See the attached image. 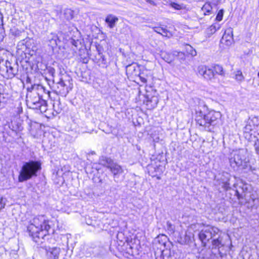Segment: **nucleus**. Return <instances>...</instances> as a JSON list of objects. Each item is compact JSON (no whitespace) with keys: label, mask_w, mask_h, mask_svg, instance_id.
<instances>
[{"label":"nucleus","mask_w":259,"mask_h":259,"mask_svg":"<svg viewBox=\"0 0 259 259\" xmlns=\"http://www.w3.org/2000/svg\"><path fill=\"white\" fill-rule=\"evenodd\" d=\"M31 107L35 109H39L41 110V107L43 103H44V101L41 100L39 97L36 96L31 97L28 100Z\"/></svg>","instance_id":"6e6552de"},{"label":"nucleus","mask_w":259,"mask_h":259,"mask_svg":"<svg viewBox=\"0 0 259 259\" xmlns=\"http://www.w3.org/2000/svg\"><path fill=\"white\" fill-rule=\"evenodd\" d=\"M242 189L243 191H246L247 190V186L246 184H243L242 187Z\"/></svg>","instance_id":"7c9ffc66"},{"label":"nucleus","mask_w":259,"mask_h":259,"mask_svg":"<svg viewBox=\"0 0 259 259\" xmlns=\"http://www.w3.org/2000/svg\"><path fill=\"white\" fill-rule=\"evenodd\" d=\"M118 21V18L116 16L112 14L108 15L105 19L106 23L110 28H112L115 27V24Z\"/></svg>","instance_id":"f8f14e48"},{"label":"nucleus","mask_w":259,"mask_h":259,"mask_svg":"<svg viewBox=\"0 0 259 259\" xmlns=\"http://www.w3.org/2000/svg\"><path fill=\"white\" fill-rule=\"evenodd\" d=\"M235 78L237 81H242L244 79V77L241 70H239L235 71Z\"/></svg>","instance_id":"aec40b11"},{"label":"nucleus","mask_w":259,"mask_h":259,"mask_svg":"<svg viewBox=\"0 0 259 259\" xmlns=\"http://www.w3.org/2000/svg\"><path fill=\"white\" fill-rule=\"evenodd\" d=\"M220 232L218 228L207 226L204 228L199 234V238L201 241L204 246H206V243Z\"/></svg>","instance_id":"20e7f679"},{"label":"nucleus","mask_w":259,"mask_h":259,"mask_svg":"<svg viewBox=\"0 0 259 259\" xmlns=\"http://www.w3.org/2000/svg\"><path fill=\"white\" fill-rule=\"evenodd\" d=\"M155 32L162 35L163 36L170 37L172 36V33L163 27H155L153 28Z\"/></svg>","instance_id":"ddd939ff"},{"label":"nucleus","mask_w":259,"mask_h":259,"mask_svg":"<svg viewBox=\"0 0 259 259\" xmlns=\"http://www.w3.org/2000/svg\"><path fill=\"white\" fill-rule=\"evenodd\" d=\"M240 152H234V153H232L231 155H233L234 156V159L232 160V158L230 159V162H239V161H242V159L240 158L239 153Z\"/></svg>","instance_id":"412c9836"},{"label":"nucleus","mask_w":259,"mask_h":259,"mask_svg":"<svg viewBox=\"0 0 259 259\" xmlns=\"http://www.w3.org/2000/svg\"><path fill=\"white\" fill-rule=\"evenodd\" d=\"M257 76H258V78H259V72H258V73H257Z\"/></svg>","instance_id":"c9c22d12"},{"label":"nucleus","mask_w":259,"mask_h":259,"mask_svg":"<svg viewBox=\"0 0 259 259\" xmlns=\"http://www.w3.org/2000/svg\"><path fill=\"white\" fill-rule=\"evenodd\" d=\"M49 72L50 74H51L52 76H54L55 72V70L54 68H52L49 70Z\"/></svg>","instance_id":"c756f323"},{"label":"nucleus","mask_w":259,"mask_h":259,"mask_svg":"<svg viewBox=\"0 0 259 259\" xmlns=\"http://www.w3.org/2000/svg\"><path fill=\"white\" fill-rule=\"evenodd\" d=\"M223 17V11L222 10H220L217 15L216 19L220 21L222 20Z\"/></svg>","instance_id":"bb28decb"},{"label":"nucleus","mask_w":259,"mask_h":259,"mask_svg":"<svg viewBox=\"0 0 259 259\" xmlns=\"http://www.w3.org/2000/svg\"><path fill=\"white\" fill-rule=\"evenodd\" d=\"M48 45L52 49L56 47L58 45L60 41L58 36L55 33H51L48 36Z\"/></svg>","instance_id":"9b49d317"},{"label":"nucleus","mask_w":259,"mask_h":259,"mask_svg":"<svg viewBox=\"0 0 259 259\" xmlns=\"http://www.w3.org/2000/svg\"><path fill=\"white\" fill-rule=\"evenodd\" d=\"M166 61L168 62V63H169V61H168V60H166Z\"/></svg>","instance_id":"ea45409f"},{"label":"nucleus","mask_w":259,"mask_h":259,"mask_svg":"<svg viewBox=\"0 0 259 259\" xmlns=\"http://www.w3.org/2000/svg\"><path fill=\"white\" fill-rule=\"evenodd\" d=\"M166 61L168 62V63H169V61H168V60H166Z\"/></svg>","instance_id":"a19ab883"},{"label":"nucleus","mask_w":259,"mask_h":259,"mask_svg":"<svg viewBox=\"0 0 259 259\" xmlns=\"http://www.w3.org/2000/svg\"><path fill=\"white\" fill-rule=\"evenodd\" d=\"M58 84L59 90L58 92L62 96L65 97L72 88L70 86L71 83L69 79L64 80L61 78L58 82Z\"/></svg>","instance_id":"423d86ee"},{"label":"nucleus","mask_w":259,"mask_h":259,"mask_svg":"<svg viewBox=\"0 0 259 259\" xmlns=\"http://www.w3.org/2000/svg\"><path fill=\"white\" fill-rule=\"evenodd\" d=\"M171 7L174 8L176 10H181L184 8V6L182 5H180L176 3H172L170 4Z\"/></svg>","instance_id":"393cba45"},{"label":"nucleus","mask_w":259,"mask_h":259,"mask_svg":"<svg viewBox=\"0 0 259 259\" xmlns=\"http://www.w3.org/2000/svg\"><path fill=\"white\" fill-rule=\"evenodd\" d=\"M212 10V6L209 3H205L201 9L204 15H209Z\"/></svg>","instance_id":"f3484780"},{"label":"nucleus","mask_w":259,"mask_h":259,"mask_svg":"<svg viewBox=\"0 0 259 259\" xmlns=\"http://www.w3.org/2000/svg\"><path fill=\"white\" fill-rule=\"evenodd\" d=\"M180 54H182V55L183 54H182V52H179V53H178V55H179Z\"/></svg>","instance_id":"f704fd0d"},{"label":"nucleus","mask_w":259,"mask_h":259,"mask_svg":"<svg viewBox=\"0 0 259 259\" xmlns=\"http://www.w3.org/2000/svg\"><path fill=\"white\" fill-rule=\"evenodd\" d=\"M6 199L0 196V210L5 207Z\"/></svg>","instance_id":"a878e982"},{"label":"nucleus","mask_w":259,"mask_h":259,"mask_svg":"<svg viewBox=\"0 0 259 259\" xmlns=\"http://www.w3.org/2000/svg\"><path fill=\"white\" fill-rule=\"evenodd\" d=\"M60 252V249L58 247L49 248L47 251L48 255L50 259H58Z\"/></svg>","instance_id":"4468645a"},{"label":"nucleus","mask_w":259,"mask_h":259,"mask_svg":"<svg viewBox=\"0 0 259 259\" xmlns=\"http://www.w3.org/2000/svg\"><path fill=\"white\" fill-rule=\"evenodd\" d=\"M29 162H34V161H30Z\"/></svg>","instance_id":"58836bf2"},{"label":"nucleus","mask_w":259,"mask_h":259,"mask_svg":"<svg viewBox=\"0 0 259 259\" xmlns=\"http://www.w3.org/2000/svg\"><path fill=\"white\" fill-rule=\"evenodd\" d=\"M88 164L87 165L85 166H84V168L85 169V171H87V168H88L87 167H88Z\"/></svg>","instance_id":"72a5a7b5"},{"label":"nucleus","mask_w":259,"mask_h":259,"mask_svg":"<svg viewBox=\"0 0 259 259\" xmlns=\"http://www.w3.org/2000/svg\"><path fill=\"white\" fill-rule=\"evenodd\" d=\"M236 193L238 198L240 199L241 198V195L239 194V192L236 191Z\"/></svg>","instance_id":"473e14b6"},{"label":"nucleus","mask_w":259,"mask_h":259,"mask_svg":"<svg viewBox=\"0 0 259 259\" xmlns=\"http://www.w3.org/2000/svg\"><path fill=\"white\" fill-rule=\"evenodd\" d=\"M11 32L13 35L17 36H19L21 34L22 31L17 28H13L11 29Z\"/></svg>","instance_id":"b1692460"},{"label":"nucleus","mask_w":259,"mask_h":259,"mask_svg":"<svg viewBox=\"0 0 259 259\" xmlns=\"http://www.w3.org/2000/svg\"><path fill=\"white\" fill-rule=\"evenodd\" d=\"M44 215H39L30 220L27 226V231L33 240L38 244L43 243L45 237L49 233L50 226Z\"/></svg>","instance_id":"f257e3e1"},{"label":"nucleus","mask_w":259,"mask_h":259,"mask_svg":"<svg viewBox=\"0 0 259 259\" xmlns=\"http://www.w3.org/2000/svg\"><path fill=\"white\" fill-rule=\"evenodd\" d=\"M7 73L8 77L9 78H13L15 76L16 74V71L14 69V68L11 66H8L7 65Z\"/></svg>","instance_id":"6ab92c4d"},{"label":"nucleus","mask_w":259,"mask_h":259,"mask_svg":"<svg viewBox=\"0 0 259 259\" xmlns=\"http://www.w3.org/2000/svg\"><path fill=\"white\" fill-rule=\"evenodd\" d=\"M254 130V129H253V128H250V131H252V130Z\"/></svg>","instance_id":"e433bc0d"},{"label":"nucleus","mask_w":259,"mask_h":259,"mask_svg":"<svg viewBox=\"0 0 259 259\" xmlns=\"http://www.w3.org/2000/svg\"><path fill=\"white\" fill-rule=\"evenodd\" d=\"M71 44H72L73 46H75V47H77V44H78V41H77H77H76V40H75L74 39H71Z\"/></svg>","instance_id":"c85d7f7f"},{"label":"nucleus","mask_w":259,"mask_h":259,"mask_svg":"<svg viewBox=\"0 0 259 259\" xmlns=\"http://www.w3.org/2000/svg\"><path fill=\"white\" fill-rule=\"evenodd\" d=\"M198 74L204 79L211 80L214 78V72L211 67L200 65L197 68Z\"/></svg>","instance_id":"39448f33"},{"label":"nucleus","mask_w":259,"mask_h":259,"mask_svg":"<svg viewBox=\"0 0 259 259\" xmlns=\"http://www.w3.org/2000/svg\"><path fill=\"white\" fill-rule=\"evenodd\" d=\"M88 160H91L90 159H89V158H88Z\"/></svg>","instance_id":"79ce46f5"},{"label":"nucleus","mask_w":259,"mask_h":259,"mask_svg":"<svg viewBox=\"0 0 259 259\" xmlns=\"http://www.w3.org/2000/svg\"><path fill=\"white\" fill-rule=\"evenodd\" d=\"M212 244L213 248H219L221 246H224L222 244V238L219 236L217 239H213L212 241Z\"/></svg>","instance_id":"a211bd4d"},{"label":"nucleus","mask_w":259,"mask_h":259,"mask_svg":"<svg viewBox=\"0 0 259 259\" xmlns=\"http://www.w3.org/2000/svg\"><path fill=\"white\" fill-rule=\"evenodd\" d=\"M221 116L220 112L208 111L207 107L204 105L200 106L196 111L195 119L199 125L208 131H211V127H213L219 123Z\"/></svg>","instance_id":"f03ea898"},{"label":"nucleus","mask_w":259,"mask_h":259,"mask_svg":"<svg viewBox=\"0 0 259 259\" xmlns=\"http://www.w3.org/2000/svg\"><path fill=\"white\" fill-rule=\"evenodd\" d=\"M233 39V32L231 29H229L225 31L221 39V42L229 46L231 44Z\"/></svg>","instance_id":"1a4fd4ad"},{"label":"nucleus","mask_w":259,"mask_h":259,"mask_svg":"<svg viewBox=\"0 0 259 259\" xmlns=\"http://www.w3.org/2000/svg\"><path fill=\"white\" fill-rule=\"evenodd\" d=\"M250 124H253L254 128L255 127H259V118L256 117H253L249 122V125H248V126H250Z\"/></svg>","instance_id":"4be33fe9"},{"label":"nucleus","mask_w":259,"mask_h":259,"mask_svg":"<svg viewBox=\"0 0 259 259\" xmlns=\"http://www.w3.org/2000/svg\"><path fill=\"white\" fill-rule=\"evenodd\" d=\"M147 3L151 5H154V2L152 0H145Z\"/></svg>","instance_id":"2f4dec72"},{"label":"nucleus","mask_w":259,"mask_h":259,"mask_svg":"<svg viewBox=\"0 0 259 259\" xmlns=\"http://www.w3.org/2000/svg\"><path fill=\"white\" fill-rule=\"evenodd\" d=\"M40 169L41 163H25L19 171L18 182H23L37 177Z\"/></svg>","instance_id":"7ed1b4c3"},{"label":"nucleus","mask_w":259,"mask_h":259,"mask_svg":"<svg viewBox=\"0 0 259 259\" xmlns=\"http://www.w3.org/2000/svg\"><path fill=\"white\" fill-rule=\"evenodd\" d=\"M187 52L188 54L191 55L192 56H195L196 55V51L190 45H187L186 48Z\"/></svg>","instance_id":"5701e85b"},{"label":"nucleus","mask_w":259,"mask_h":259,"mask_svg":"<svg viewBox=\"0 0 259 259\" xmlns=\"http://www.w3.org/2000/svg\"><path fill=\"white\" fill-rule=\"evenodd\" d=\"M157 179H160V177H157Z\"/></svg>","instance_id":"4c0bfd02"},{"label":"nucleus","mask_w":259,"mask_h":259,"mask_svg":"<svg viewBox=\"0 0 259 259\" xmlns=\"http://www.w3.org/2000/svg\"><path fill=\"white\" fill-rule=\"evenodd\" d=\"M220 24L219 23H214L207 29V33L208 34L211 35L214 33L217 30L220 28Z\"/></svg>","instance_id":"dca6fc26"},{"label":"nucleus","mask_w":259,"mask_h":259,"mask_svg":"<svg viewBox=\"0 0 259 259\" xmlns=\"http://www.w3.org/2000/svg\"><path fill=\"white\" fill-rule=\"evenodd\" d=\"M156 163H151L147 166L148 173L153 177L160 175L163 171V167L160 165L158 166Z\"/></svg>","instance_id":"0eeeda50"},{"label":"nucleus","mask_w":259,"mask_h":259,"mask_svg":"<svg viewBox=\"0 0 259 259\" xmlns=\"http://www.w3.org/2000/svg\"><path fill=\"white\" fill-rule=\"evenodd\" d=\"M211 67L212 68V70H213V71L214 72V75L218 74V75L223 76H225V72L224 69L222 66L216 64Z\"/></svg>","instance_id":"2eb2a0df"},{"label":"nucleus","mask_w":259,"mask_h":259,"mask_svg":"<svg viewBox=\"0 0 259 259\" xmlns=\"http://www.w3.org/2000/svg\"><path fill=\"white\" fill-rule=\"evenodd\" d=\"M139 78H140V80L141 81V82L143 83H146L147 82V79L144 77H142L141 76H139Z\"/></svg>","instance_id":"cd10ccee"},{"label":"nucleus","mask_w":259,"mask_h":259,"mask_svg":"<svg viewBox=\"0 0 259 259\" xmlns=\"http://www.w3.org/2000/svg\"><path fill=\"white\" fill-rule=\"evenodd\" d=\"M106 167L110 169L114 176H116L122 172V170L120 165L117 163H107Z\"/></svg>","instance_id":"9d476101"}]
</instances>
